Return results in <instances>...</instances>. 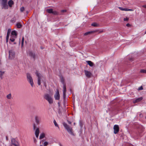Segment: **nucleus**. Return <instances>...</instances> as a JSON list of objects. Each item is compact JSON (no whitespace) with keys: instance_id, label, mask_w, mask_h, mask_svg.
I'll return each mask as SVG.
<instances>
[{"instance_id":"f257e3e1","label":"nucleus","mask_w":146,"mask_h":146,"mask_svg":"<svg viewBox=\"0 0 146 146\" xmlns=\"http://www.w3.org/2000/svg\"><path fill=\"white\" fill-rule=\"evenodd\" d=\"M63 125L69 134L72 135L74 136L75 135L74 133L72 127H70L65 122L63 123Z\"/></svg>"},{"instance_id":"f03ea898","label":"nucleus","mask_w":146,"mask_h":146,"mask_svg":"<svg viewBox=\"0 0 146 146\" xmlns=\"http://www.w3.org/2000/svg\"><path fill=\"white\" fill-rule=\"evenodd\" d=\"M8 0H0L1 4L2 9H7L8 8V5H7Z\"/></svg>"},{"instance_id":"7ed1b4c3","label":"nucleus","mask_w":146,"mask_h":146,"mask_svg":"<svg viewBox=\"0 0 146 146\" xmlns=\"http://www.w3.org/2000/svg\"><path fill=\"white\" fill-rule=\"evenodd\" d=\"M44 99L47 100L50 104H52L53 103V101L52 97L48 94H46L44 96Z\"/></svg>"},{"instance_id":"20e7f679","label":"nucleus","mask_w":146,"mask_h":146,"mask_svg":"<svg viewBox=\"0 0 146 146\" xmlns=\"http://www.w3.org/2000/svg\"><path fill=\"white\" fill-rule=\"evenodd\" d=\"M27 81L30 83L31 86L32 87H33L34 85V83L33 79L30 74L29 73L27 74Z\"/></svg>"},{"instance_id":"39448f33","label":"nucleus","mask_w":146,"mask_h":146,"mask_svg":"<svg viewBox=\"0 0 146 146\" xmlns=\"http://www.w3.org/2000/svg\"><path fill=\"white\" fill-rule=\"evenodd\" d=\"M35 74L38 77V84L39 85L41 84V80L42 78V76L38 72H36Z\"/></svg>"},{"instance_id":"423d86ee","label":"nucleus","mask_w":146,"mask_h":146,"mask_svg":"<svg viewBox=\"0 0 146 146\" xmlns=\"http://www.w3.org/2000/svg\"><path fill=\"white\" fill-rule=\"evenodd\" d=\"M15 54L14 51L12 50L9 51V58L10 59H13L15 57Z\"/></svg>"},{"instance_id":"0eeeda50","label":"nucleus","mask_w":146,"mask_h":146,"mask_svg":"<svg viewBox=\"0 0 146 146\" xmlns=\"http://www.w3.org/2000/svg\"><path fill=\"white\" fill-rule=\"evenodd\" d=\"M11 141V144L10 146H12V145L15 146H19L18 142L14 138L12 139Z\"/></svg>"},{"instance_id":"6e6552de","label":"nucleus","mask_w":146,"mask_h":146,"mask_svg":"<svg viewBox=\"0 0 146 146\" xmlns=\"http://www.w3.org/2000/svg\"><path fill=\"white\" fill-rule=\"evenodd\" d=\"M47 12L49 13H52L53 15H56L57 14V12L56 11H53L52 9H47L46 10Z\"/></svg>"},{"instance_id":"1a4fd4ad","label":"nucleus","mask_w":146,"mask_h":146,"mask_svg":"<svg viewBox=\"0 0 146 146\" xmlns=\"http://www.w3.org/2000/svg\"><path fill=\"white\" fill-rule=\"evenodd\" d=\"M114 133L115 134H117L119 132V127L117 125H115L113 127Z\"/></svg>"},{"instance_id":"9d476101","label":"nucleus","mask_w":146,"mask_h":146,"mask_svg":"<svg viewBox=\"0 0 146 146\" xmlns=\"http://www.w3.org/2000/svg\"><path fill=\"white\" fill-rule=\"evenodd\" d=\"M84 73L86 76L88 78H90L92 76V73L90 72L88 70H85Z\"/></svg>"},{"instance_id":"9b49d317","label":"nucleus","mask_w":146,"mask_h":146,"mask_svg":"<svg viewBox=\"0 0 146 146\" xmlns=\"http://www.w3.org/2000/svg\"><path fill=\"white\" fill-rule=\"evenodd\" d=\"M54 97L56 100H59L60 99V95L58 90H57L54 95Z\"/></svg>"},{"instance_id":"f8f14e48","label":"nucleus","mask_w":146,"mask_h":146,"mask_svg":"<svg viewBox=\"0 0 146 146\" xmlns=\"http://www.w3.org/2000/svg\"><path fill=\"white\" fill-rule=\"evenodd\" d=\"M39 132H40V131H39V128H37L35 130V135L36 137H37V138L38 137L39 134Z\"/></svg>"},{"instance_id":"ddd939ff","label":"nucleus","mask_w":146,"mask_h":146,"mask_svg":"<svg viewBox=\"0 0 146 146\" xmlns=\"http://www.w3.org/2000/svg\"><path fill=\"white\" fill-rule=\"evenodd\" d=\"M63 94L64 97H65L66 95V85L64 84H63Z\"/></svg>"},{"instance_id":"4468645a","label":"nucleus","mask_w":146,"mask_h":146,"mask_svg":"<svg viewBox=\"0 0 146 146\" xmlns=\"http://www.w3.org/2000/svg\"><path fill=\"white\" fill-rule=\"evenodd\" d=\"M29 55L30 56L31 58H33L34 60L36 58V56L34 53L32 52H31L29 53Z\"/></svg>"},{"instance_id":"2eb2a0df","label":"nucleus","mask_w":146,"mask_h":146,"mask_svg":"<svg viewBox=\"0 0 146 146\" xmlns=\"http://www.w3.org/2000/svg\"><path fill=\"white\" fill-rule=\"evenodd\" d=\"M17 33L15 31H13L11 33V36H13L14 37H16L17 36Z\"/></svg>"},{"instance_id":"dca6fc26","label":"nucleus","mask_w":146,"mask_h":146,"mask_svg":"<svg viewBox=\"0 0 146 146\" xmlns=\"http://www.w3.org/2000/svg\"><path fill=\"white\" fill-rule=\"evenodd\" d=\"M35 119L36 123L37 124H39L40 121L38 117L37 116H36L35 117Z\"/></svg>"},{"instance_id":"f3484780","label":"nucleus","mask_w":146,"mask_h":146,"mask_svg":"<svg viewBox=\"0 0 146 146\" xmlns=\"http://www.w3.org/2000/svg\"><path fill=\"white\" fill-rule=\"evenodd\" d=\"M143 99V98L142 97H141L137 99L135 101H133L134 103H135L136 102H139L142 100Z\"/></svg>"},{"instance_id":"a211bd4d","label":"nucleus","mask_w":146,"mask_h":146,"mask_svg":"<svg viewBox=\"0 0 146 146\" xmlns=\"http://www.w3.org/2000/svg\"><path fill=\"white\" fill-rule=\"evenodd\" d=\"M8 4L9 6L10 7H11L12 6V5L14 4V2L12 0H10L8 2Z\"/></svg>"},{"instance_id":"6ab92c4d","label":"nucleus","mask_w":146,"mask_h":146,"mask_svg":"<svg viewBox=\"0 0 146 146\" xmlns=\"http://www.w3.org/2000/svg\"><path fill=\"white\" fill-rule=\"evenodd\" d=\"M86 62L90 66H94V63L90 61H87Z\"/></svg>"},{"instance_id":"aec40b11","label":"nucleus","mask_w":146,"mask_h":146,"mask_svg":"<svg viewBox=\"0 0 146 146\" xmlns=\"http://www.w3.org/2000/svg\"><path fill=\"white\" fill-rule=\"evenodd\" d=\"M45 134L44 133H42L40 134V136H39V139H41L45 137Z\"/></svg>"},{"instance_id":"412c9836","label":"nucleus","mask_w":146,"mask_h":146,"mask_svg":"<svg viewBox=\"0 0 146 146\" xmlns=\"http://www.w3.org/2000/svg\"><path fill=\"white\" fill-rule=\"evenodd\" d=\"M16 38V37H14L13 36H10V38L9 40L11 42H13L15 40V38Z\"/></svg>"},{"instance_id":"4be33fe9","label":"nucleus","mask_w":146,"mask_h":146,"mask_svg":"<svg viewBox=\"0 0 146 146\" xmlns=\"http://www.w3.org/2000/svg\"><path fill=\"white\" fill-rule=\"evenodd\" d=\"M5 73L4 71H2L0 70V77L1 79L2 78V76Z\"/></svg>"},{"instance_id":"5701e85b","label":"nucleus","mask_w":146,"mask_h":146,"mask_svg":"<svg viewBox=\"0 0 146 146\" xmlns=\"http://www.w3.org/2000/svg\"><path fill=\"white\" fill-rule=\"evenodd\" d=\"M96 31H93L88 32L84 34V35H88L89 34L91 33H95V32H96Z\"/></svg>"},{"instance_id":"b1692460","label":"nucleus","mask_w":146,"mask_h":146,"mask_svg":"<svg viewBox=\"0 0 146 146\" xmlns=\"http://www.w3.org/2000/svg\"><path fill=\"white\" fill-rule=\"evenodd\" d=\"M7 98L9 99H11V94H8L7 96Z\"/></svg>"},{"instance_id":"393cba45","label":"nucleus","mask_w":146,"mask_h":146,"mask_svg":"<svg viewBox=\"0 0 146 146\" xmlns=\"http://www.w3.org/2000/svg\"><path fill=\"white\" fill-rule=\"evenodd\" d=\"M53 122H54V125L55 126H56V127H58L59 128V127H58V124H57V123H56V121L55 120H54Z\"/></svg>"},{"instance_id":"a878e982","label":"nucleus","mask_w":146,"mask_h":146,"mask_svg":"<svg viewBox=\"0 0 146 146\" xmlns=\"http://www.w3.org/2000/svg\"><path fill=\"white\" fill-rule=\"evenodd\" d=\"M133 10L132 9H129L127 8H124V11H133Z\"/></svg>"},{"instance_id":"bb28decb","label":"nucleus","mask_w":146,"mask_h":146,"mask_svg":"<svg viewBox=\"0 0 146 146\" xmlns=\"http://www.w3.org/2000/svg\"><path fill=\"white\" fill-rule=\"evenodd\" d=\"M17 28H21L22 26L19 23H17Z\"/></svg>"},{"instance_id":"cd10ccee","label":"nucleus","mask_w":146,"mask_h":146,"mask_svg":"<svg viewBox=\"0 0 146 146\" xmlns=\"http://www.w3.org/2000/svg\"><path fill=\"white\" fill-rule=\"evenodd\" d=\"M91 25L92 26L94 27H98V26L97 24L95 23H92Z\"/></svg>"},{"instance_id":"c85d7f7f","label":"nucleus","mask_w":146,"mask_h":146,"mask_svg":"<svg viewBox=\"0 0 146 146\" xmlns=\"http://www.w3.org/2000/svg\"><path fill=\"white\" fill-rule=\"evenodd\" d=\"M11 29H9L7 31V35H9L11 33Z\"/></svg>"},{"instance_id":"c756f323","label":"nucleus","mask_w":146,"mask_h":146,"mask_svg":"<svg viewBox=\"0 0 146 146\" xmlns=\"http://www.w3.org/2000/svg\"><path fill=\"white\" fill-rule=\"evenodd\" d=\"M24 41V37H23L22 38V42H21V46H23V43Z\"/></svg>"},{"instance_id":"7c9ffc66","label":"nucleus","mask_w":146,"mask_h":146,"mask_svg":"<svg viewBox=\"0 0 146 146\" xmlns=\"http://www.w3.org/2000/svg\"><path fill=\"white\" fill-rule=\"evenodd\" d=\"M48 142L47 141L44 142L43 143L44 146H46L48 144Z\"/></svg>"},{"instance_id":"2f4dec72","label":"nucleus","mask_w":146,"mask_h":146,"mask_svg":"<svg viewBox=\"0 0 146 146\" xmlns=\"http://www.w3.org/2000/svg\"><path fill=\"white\" fill-rule=\"evenodd\" d=\"M20 10L21 12H23L25 10V8L24 7H22L20 8Z\"/></svg>"},{"instance_id":"473e14b6","label":"nucleus","mask_w":146,"mask_h":146,"mask_svg":"<svg viewBox=\"0 0 146 146\" xmlns=\"http://www.w3.org/2000/svg\"><path fill=\"white\" fill-rule=\"evenodd\" d=\"M140 72L141 73H146V70H141Z\"/></svg>"},{"instance_id":"72a5a7b5","label":"nucleus","mask_w":146,"mask_h":146,"mask_svg":"<svg viewBox=\"0 0 146 146\" xmlns=\"http://www.w3.org/2000/svg\"><path fill=\"white\" fill-rule=\"evenodd\" d=\"M118 8L121 10V11H124V8H123L121 7H118Z\"/></svg>"},{"instance_id":"f704fd0d","label":"nucleus","mask_w":146,"mask_h":146,"mask_svg":"<svg viewBox=\"0 0 146 146\" xmlns=\"http://www.w3.org/2000/svg\"><path fill=\"white\" fill-rule=\"evenodd\" d=\"M128 19H129V18H128L127 17H126L125 18H124V19L123 20L124 21H127L128 20Z\"/></svg>"},{"instance_id":"c9c22d12","label":"nucleus","mask_w":146,"mask_h":146,"mask_svg":"<svg viewBox=\"0 0 146 146\" xmlns=\"http://www.w3.org/2000/svg\"><path fill=\"white\" fill-rule=\"evenodd\" d=\"M143 89V87L142 86H141L140 87H139L138 89V90H141Z\"/></svg>"},{"instance_id":"e433bc0d","label":"nucleus","mask_w":146,"mask_h":146,"mask_svg":"<svg viewBox=\"0 0 146 146\" xmlns=\"http://www.w3.org/2000/svg\"><path fill=\"white\" fill-rule=\"evenodd\" d=\"M37 140L35 138H34V142L35 143H36L37 142Z\"/></svg>"},{"instance_id":"4c0bfd02","label":"nucleus","mask_w":146,"mask_h":146,"mask_svg":"<svg viewBox=\"0 0 146 146\" xmlns=\"http://www.w3.org/2000/svg\"><path fill=\"white\" fill-rule=\"evenodd\" d=\"M35 129H36V126H35V125L34 124L33 125V129L34 130H35Z\"/></svg>"},{"instance_id":"58836bf2","label":"nucleus","mask_w":146,"mask_h":146,"mask_svg":"<svg viewBox=\"0 0 146 146\" xmlns=\"http://www.w3.org/2000/svg\"><path fill=\"white\" fill-rule=\"evenodd\" d=\"M66 10H63L61 11V12H63V13L65 12H66Z\"/></svg>"},{"instance_id":"ea45409f","label":"nucleus","mask_w":146,"mask_h":146,"mask_svg":"<svg viewBox=\"0 0 146 146\" xmlns=\"http://www.w3.org/2000/svg\"><path fill=\"white\" fill-rule=\"evenodd\" d=\"M9 35H7L6 36V39H9Z\"/></svg>"},{"instance_id":"a19ab883","label":"nucleus","mask_w":146,"mask_h":146,"mask_svg":"<svg viewBox=\"0 0 146 146\" xmlns=\"http://www.w3.org/2000/svg\"><path fill=\"white\" fill-rule=\"evenodd\" d=\"M126 25L127 27H129L130 26V25L129 23H127L126 24Z\"/></svg>"},{"instance_id":"79ce46f5","label":"nucleus","mask_w":146,"mask_h":146,"mask_svg":"<svg viewBox=\"0 0 146 146\" xmlns=\"http://www.w3.org/2000/svg\"><path fill=\"white\" fill-rule=\"evenodd\" d=\"M68 123L70 124H71L72 123L70 121H68Z\"/></svg>"},{"instance_id":"37998d69","label":"nucleus","mask_w":146,"mask_h":146,"mask_svg":"<svg viewBox=\"0 0 146 146\" xmlns=\"http://www.w3.org/2000/svg\"><path fill=\"white\" fill-rule=\"evenodd\" d=\"M143 7L146 8V5H143L142 6Z\"/></svg>"},{"instance_id":"c03bdc74","label":"nucleus","mask_w":146,"mask_h":146,"mask_svg":"<svg viewBox=\"0 0 146 146\" xmlns=\"http://www.w3.org/2000/svg\"><path fill=\"white\" fill-rule=\"evenodd\" d=\"M8 40H9V39H6V42L7 43L8 42Z\"/></svg>"},{"instance_id":"a18cd8bd","label":"nucleus","mask_w":146,"mask_h":146,"mask_svg":"<svg viewBox=\"0 0 146 146\" xmlns=\"http://www.w3.org/2000/svg\"><path fill=\"white\" fill-rule=\"evenodd\" d=\"M8 40H9V39H6V42L7 43L8 42Z\"/></svg>"},{"instance_id":"49530a36","label":"nucleus","mask_w":146,"mask_h":146,"mask_svg":"<svg viewBox=\"0 0 146 146\" xmlns=\"http://www.w3.org/2000/svg\"><path fill=\"white\" fill-rule=\"evenodd\" d=\"M74 125H75V123H74Z\"/></svg>"},{"instance_id":"de8ad7c7","label":"nucleus","mask_w":146,"mask_h":146,"mask_svg":"<svg viewBox=\"0 0 146 146\" xmlns=\"http://www.w3.org/2000/svg\"><path fill=\"white\" fill-rule=\"evenodd\" d=\"M145 34H146V31H145Z\"/></svg>"},{"instance_id":"09e8293b","label":"nucleus","mask_w":146,"mask_h":146,"mask_svg":"<svg viewBox=\"0 0 146 146\" xmlns=\"http://www.w3.org/2000/svg\"><path fill=\"white\" fill-rule=\"evenodd\" d=\"M14 44H16V43H15V42H14Z\"/></svg>"},{"instance_id":"8fccbe9b","label":"nucleus","mask_w":146,"mask_h":146,"mask_svg":"<svg viewBox=\"0 0 146 146\" xmlns=\"http://www.w3.org/2000/svg\"><path fill=\"white\" fill-rule=\"evenodd\" d=\"M145 118L146 119V116L145 117Z\"/></svg>"},{"instance_id":"3c124183","label":"nucleus","mask_w":146,"mask_h":146,"mask_svg":"<svg viewBox=\"0 0 146 146\" xmlns=\"http://www.w3.org/2000/svg\"><path fill=\"white\" fill-rule=\"evenodd\" d=\"M40 146H42L41 145H40Z\"/></svg>"}]
</instances>
